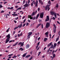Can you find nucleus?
Segmentation results:
<instances>
[{
	"label": "nucleus",
	"mask_w": 60,
	"mask_h": 60,
	"mask_svg": "<svg viewBox=\"0 0 60 60\" xmlns=\"http://www.w3.org/2000/svg\"><path fill=\"white\" fill-rule=\"evenodd\" d=\"M32 53H33V51H31L30 52V54L31 55H32Z\"/></svg>",
	"instance_id": "obj_53"
},
{
	"label": "nucleus",
	"mask_w": 60,
	"mask_h": 60,
	"mask_svg": "<svg viewBox=\"0 0 60 60\" xmlns=\"http://www.w3.org/2000/svg\"><path fill=\"white\" fill-rule=\"evenodd\" d=\"M49 34V33H48V32H47L45 33V35H48V34Z\"/></svg>",
	"instance_id": "obj_30"
},
{
	"label": "nucleus",
	"mask_w": 60,
	"mask_h": 60,
	"mask_svg": "<svg viewBox=\"0 0 60 60\" xmlns=\"http://www.w3.org/2000/svg\"><path fill=\"white\" fill-rule=\"evenodd\" d=\"M54 17H55V18H57V17H56V13H54Z\"/></svg>",
	"instance_id": "obj_24"
},
{
	"label": "nucleus",
	"mask_w": 60,
	"mask_h": 60,
	"mask_svg": "<svg viewBox=\"0 0 60 60\" xmlns=\"http://www.w3.org/2000/svg\"><path fill=\"white\" fill-rule=\"evenodd\" d=\"M49 51H50V49H49L48 50L47 52H49Z\"/></svg>",
	"instance_id": "obj_48"
},
{
	"label": "nucleus",
	"mask_w": 60,
	"mask_h": 60,
	"mask_svg": "<svg viewBox=\"0 0 60 60\" xmlns=\"http://www.w3.org/2000/svg\"><path fill=\"white\" fill-rule=\"evenodd\" d=\"M50 48L51 49H53V44H52Z\"/></svg>",
	"instance_id": "obj_29"
},
{
	"label": "nucleus",
	"mask_w": 60,
	"mask_h": 60,
	"mask_svg": "<svg viewBox=\"0 0 60 60\" xmlns=\"http://www.w3.org/2000/svg\"><path fill=\"white\" fill-rule=\"evenodd\" d=\"M57 22L58 24H60V22H58V21H57Z\"/></svg>",
	"instance_id": "obj_64"
},
{
	"label": "nucleus",
	"mask_w": 60,
	"mask_h": 60,
	"mask_svg": "<svg viewBox=\"0 0 60 60\" xmlns=\"http://www.w3.org/2000/svg\"><path fill=\"white\" fill-rule=\"evenodd\" d=\"M47 40H48V38H44V41L45 42V41H47Z\"/></svg>",
	"instance_id": "obj_19"
},
{
	"label": "nucleus",
	"mask_w": 60,
	"mask_h": 60,
	"mask_svg": "<svg viewBox=\"0 0 60 60\" xmlns=\"http://www.w3.org/2000/svg\"><path fill=\"white\" fill-rule=\"evenodd\" d=\"M41 25V23L39 24L36 27V28H38V27H39V26H40Z\"/></svg>",
	"instance_id": "obj_18"
},
{
	"label": "nucleus",
	"mask_w": 60,
	"mask_h": 60,
	"mask_svg": "<svg viewBox=\"0 0 60 60\" xmlns=\"http://www.w3.org/2000/svg\"><path fill=\"white\" fill-rule=\"evenodd\" d=\"M54 52H55V50H53V51L52 53V54H54Z\"/></svg>",
	"instance_id": "obj_52"
},
{
	"label": "nucleus",
	"mask_w": 60,
	"mask_h": 60,
	"mask_svg": "<svg viewBox=\"0 0 60 60\" xmlns=\"http://www.w3.org/2000/svg\"><path fill=\"white\" fill-rule=\"evenodd\" d=\"M24 42H23L22 43L21 42H20L19 43L18 45H21L20 47H22L23 46H24Z\"/></svg>",
	"instance_id": "obj_3"
},
{
	"label": "nucleus",
	"mask_w": 60,
	"mask_h": 60,
	"mask_svg": "<svg viewBox=\"0 0 60 60\" xmlns=\"http://www.w3.org/2000/svg\"><path fill=\"white\" fill-rule=\"evenodd\" d=\"M40 11V8H38V11Z\"/></svg>",
	"instance_id": "obj_47"
},
{
	"label": "nucleus",
	"mask_w": 60,
	"mask_h": 60,
	"mask_svg": "<svg viewBox=\"0 0 60 60\" xmlns=\"http://www.w3.org/2000/svg\"><path fill=\"white\" fill-rule=\"evenodd\" d=\"M33 56H31L29 60H31V59H33Z\"/></svg>",
	"instance_id": "obj_32"
},
{
	"label": "nucleus",
	"mask_w": 60,
	"mask_h": 60,
	"mask_svg": "<svg viewBox=\"0 0 60 60\" xmlns=\"http://www.w3.org/2000/svg\"><path fill=\"white\" fill-rule=\"evenodd\" d=\"M39 2V3H40V4H41V5H42L43 4V3L42 1V0H38Z\"/></svg>",
	"instance_id": "obj_8"
},
{
	"label": "nucleus",
	"mask_w": 60,
	"mask_h": 60,
	"mask_svg": "<svg viewBox=\"0 0 60 60\" xmlns=\"http://www.w3.org/2000/svg\"><path fill=\"white\" fill-rule=\"evenodd\" d=\"M46 19H45V21H48L49 20V16H46Z\"/></svg>",
	"instance_id": "obj_6"
},
{
	"label": "nucleus",
	"mask_w": 60,
	"mask_h": 60,
	"mask_svg": "<svg viewBox=\"0 0 60 60\" xmlns=\"http://www.w3.org/2000/svg\"><path fill=\"white\" fill-rule=\"evenodd\" d=\"M48 11H49V10L50 9V8H49V7H48Z\"/></svg>",
	"instance_id": "obj_60"
},
{
	"label": "nucleus",
	"mask_w": 60,
	"mask_h": 60,
	"mask_svg": "<svg viewBox=\"0 0 60 60\" xmlns=\"http://www.w3.org/2000/svg\"><path fill=\"white\" fill-rule=\"evenodd\" d=\"M3 7V6L2 5V4H0V8H1Z\"/></svg>",
	"instance_id": "obj_36"
},
{
	"label": "nucleus",
	"mask_w": 60,
	"mask_h": 60,
	"mask_svg": "<svg viewBox=\"0 0 60 60\" xmlns=\"http://www.w3.org/2000/svg\"><path fill=\"white\" fill-rule=\"evenodd\" d=\"M38 0H37L36 1V2L34 0L32 3H33L34 4H35V7H37V6H38Z\"/></svg>",
	"instance_id": "obj_2"
},
{
	"label": "nucleus",
	"mask_w": 60,
	"mask_h": 60,
	"mask_svg": "<svg viewBox=\"0 0 60 60\" xmlns=\"http://www.w3.org/2000/svg\"><path fill=\"white\" fill-rule=\"evenodd\" d=\"M22 8H21V7H20L19 8H18L16 10V11H18V10H21V9Z\"/></svg>",
	"instance_id": "obj_21"
},
{
	"label": "nucleus",
	"mask_w": 60,
	"mask_h": 60,
	"mask_svg": "<svg viewBox=\"0 0 60 60\" xmlns=\"http://www.w3.org/2000/svg\"><path fill=\"white\" fill-rule=\"evenodd\" d=\"M26 25V24L25 23H24L23 25H22V27H24V26H25Z\"/></svg>",
	"instance_id": "obj_44"
},
{
	"label": "nucleus",
	"mask_w": 60,
	"mask_h": 60,
	"mask_svg": "<svg viewBox=\"0 0 60 60\" xmlns=\"http://www.w3.org/2000/svg\"><path fill=\"white\" fill-rule=\"evenodd\" d=\"M53 26H54V27L55 28H56V25L55 24H53Z\"/></svg>",
	"instance_id": "obj_31"
},
{
	"label": "nucleus",
	"mask_w": 60,
	"mask_h": 60,
	"mask_svg": "<svg viewBox=\"0 0 60 60\" xmlns=\"http://www.w3.org/2000/svg\"><path fill=\"white\" fill-rule=\"evenodd\" d=\"M30 55H28L27 56H26L25 57V58H28L30 56Z\"/></svg>",
	"instance_id": "obj_20"
},
{
	"label": "nucleus",
	"mask_w": 60,
	"mask_h": 60,
	"mask_svg": "<svg viewBox=\"0 0 60 60\" xmlns=\"http://www.w3.org/2000/svg\"><path fill=\"white\" fill-rule=\"evenodd\" d=\"M36 18V17L34 16L33 18V20H34V19H35Z\"/></svg>",
	"instance_id": "obj_33"
},
{
	"label": "nucleus",
	"mask_w": 60,
	"mask_h": 60,
	"mask_svg": "<svg viewBox=\"0 0 60 60\" xmlns=\"http://www.w3.org/2000/svg\"><path fill=\"white\" fill-rule=\"evenodd\" d=\"M49 26H50V24H49V23L47 22L46 23L45 26L46 28H48V27H49Z\"/></svg>",
	"instance_id": "obj_5"
},
{
	"label": "nucleus",
	"mask_w": 60,
	"mask_h": 60,
	"mask_svg": "<svg viewBox=\"0 0 60 60\" xmlns=\"http://www.w3.org/2000/svg\"><path fill=\"white\" fill-rule=\"evenodd\" d=\"M30 2V0H28V4H29Z\"/></svg>",
	"instance_id": "obj_50"
},
{
	"label": "nucleus",
	"mask_w": 60,
	"mask_h": 60,
	"mask_svg": "<svg viewBox=\"0 0 60 60\" xmlns=\"http://www.w3.org/2000/svg\"><path fill=\"white\" fill-rule=\"evenodd\" d=\"M56 28H54L53 29V33H56Z\"/></svg>",
	"instance_id": "obj_17"
},
{
	"label": "nucleus",
	"mask_w": 60,
	"mask_h": 60,
	"mask_svg": "<svg viewBox=\"0 0 60 60\" xmlns=\"http://www.w3.org/2000/svg\"><path fill=\"white\" fill-rule=\"evenodd\" d=\"M32 33H33L32 32H30L29 33H28V35L27 37H29V36H30V35H31Z\"/></svg>",
	"instance_id": "obj_10"
},
{
	"label": "nucleus",
	"mask_w": 60,
	"mask_h": 60,
	"mask_svg": "<svg viewBox=\"0 0 60 60\" xmlns=\"http://www.w3.org/2000/svg\"><path fill=\"white\" fill-rule=\"evenodd\" d=\"M28 25H29V23L28 22L26 24V26H28Z\"/></svg>",
	"instance_id": "obj_41"
},
{
	"label": "nucleus",
	"mask_w": 60,
	"mask_h": 60,
	"mask_svg": "<svg viewBox=\"0 0 60 60\" xmlns=\"http://www.w3.org/2000/svg\"><path fill=\"white\" fill-rule=\"evenodd\" d=\"M48 8L46 6L45 7V11H47V10H48Z\"/></svg>",
	"instance_id": "obj_26"
},
{
	"label": "nucleus",
	"mask_w": 60,
	"mask_h": 60,
	"mask_svg": "<svg viewBox=\"0 0 60 60\" xmlns=\"http://www.w3.org/2000/svg\"><path fill=\"white\" fill-rule=\"evenodd\" d=\"M6 37L8 38L6 40L5 43H7L8 42H9V41H10V38H11L10 35L9 34H8L6 36Z\"/></svg>",
	"instance_id": "obj_1"
},
{
	"label": "nucleus",
	"mask_w": 60,
	"mask_h": 60,
	"mask_svg": "<svg viewBox=\"0 0 60 60\" xmlns=\"http://www.w3.org/2000/svg\"><path fill=\"white\" fill-rule=\"evenodd\" d=\"M19 6H18V5H16V6H15V8H18Z\"/></svg>",
	"instance_id": "obj_49"
},
{
	"label": "nucleus",
	"mask_w": 60,
	"mask_h": 60,
	"mask_svg": "<svg viewBox=\"0 0 60 60\" xmlns=\"http://www.w3.org/2000/svg\"><path fill=\"white\" fill-rule=\"evenodd\" d=\"M23 33L22 32H21V33L20 34V36H22V34Z\"/></svg>",
	"instance_id": "obj_62"
},
{
	"label": "nucleus",
	"mask_w": 60,
	"mask_h": 60,
	"mask_svg": "<svg viewBox=\"0 0 60 60\" xmlns=\"http://www.w3.org/2000/svg\"><path fill=\"white\" fill-rule=\"evenodd\" d=\"M14 21L15 23H17V21H16L14 20Z\"/></svg>",
	"instance_id": "obj_59"
},
{
	"label": "nucleus",
	"mask_w": 60,
	"mask_h": 60,
	"mask_svg": "<svg viewBox=\"0 0 60 60\" xmlns=\"http://www.w3.org/2000/svg\"><path fill=\"white\" fill-rule=\"evenodd\" d=\"M39 16H40V14H38L37 16L36 17V19H38V17H39Z\"/></svg>",
	"instance_id": "obj_16"
},
{
	"label": "nucleus",
	"mask_w": 60,
	"mask_h": 60,
	"mask_svg": "<svg viewBox=\"0 0 60 60\" xmlns=\"http://www.w3.org/2000/svg\"><path fill=\"white\" fill-rule=\"evenodd\" d=\"M52 42H51L50 43H49V44L48 45V47H49V46H50V45H51V44H52Z\"/></svg>",
	"instance_id": "obj_15"
},
{
	"label": "nucleus",
	"mask_w": 60,
	"mask_h": 60,
	"mask_svg": "<svg viewBox=\"0 0 60 60\" xmlns=\"http://www.w3.org/2000/svg\"><path fill=\"white\" fill-rule=\"evenodd\" d=\"M41 52H39L38 54V56H39L41 54Z\"/></svg>",
	"instance_id": "obj_39"
},
{
	"label": "nucleus",
	"mask_w": 60,
	"mask_h": 60,
	"mask_svg": "<svg viewBox=\"0 0 60 60\" xmlns=\"http://www.w3.org/2000/svg\"><path fill=\"white\" fill-rule=\"evenodd\" d=\"M50 13L52 15H53L55 13V12H54L53 11H51Z\"/></svg>",
	"instance_id": "obj_9"
},
{
	"label": "nucleus",
	"mask_w": 60,
	"mask_h": 60,
	"mask_svg": "<svg viewBox=\"0 0 60 60\" xmlns=\"http://www.w3.org/2000/svg\"><path fill=\"white\" fill-rule=\"evenodd\" d=\"M58 34L59 35H60V30L58 33Z\"/></svg>",
	"instance_id": "obj_40"
},
{
	"label": "nucleus",
	"mask_w": 60,
	"mask_h": 60,
	"mask_svg": "<svg viewBox=\"0 0 60 60\" xmlns=\"http://www.w3.org/2000/svg\"><path fill=\"white\" fill-rule=\"evenodd\" d=\"M12 42V40H10L9 41V43H11V42Z\"/></svg>",
	"instance_id": "obj_56"
},
{
	"label": "nucleus",
	"mask_w": 60,
	"mask_h": 60,
	"mask_svg": "<svg viewBox=\"0 0 60 60\" xmlns=\"http://www.w3.org/2000/svg\"><path fill=\"white\" fill-rule=\"evenodd\" d=\"M50 6V5H47L46 6H47V7H49V6Z\"/></svg>",
	"instance_id": "obj_58"
},
{
	"label": "nucleus",
	"mask_w": 60,
	"mask_h": 60,
	"mask_svg": "<svg viewBox=\"0 0 60 60\" xmlns=\"http://www.w3.org/2000/svg\"><path fill=\"white\" fill-rule=\"evenodd\" d=\"M27 21H28L29 22H31V21L29 19H28L27 20Z\"/></svg>",
	"instance_id": "obj_51"
},
{
	"label": "nucleus",
	"mask_w": 60,
	"mask_h": 60,
	"mask_svg": "<svg viewBox=\"0 0 60 60\" xmlns=\"http://www.w3.org/2000/svg\"><path fill=\"white\" fill-rule=\"evenodd\" d=\"M53 56L52 57V59H54L55 57L56 56V54H53Z\"/></svg>",
	"instance_id": "obj_14"
},
{
	"label": "nucleus",
	"mask_w": 60,
	"mask_h": 60,
	"mask_svg": "<svg viewBox=\"0 0 60 60\" xmlns=\"http://www.w3.org/2000/svg\"><path fill=\"white\" fill-rule=\"evenodd\" d=\"M26 53H24V54H23V55H22V57H25V56H26Z\"/></svg>",
	"instance_id": "obj_23"
},
{
	"label": "nucleus",
	"mask_w": 60,
	"mask_h": 60,
	"mask_svg": "<svg viewBox=\"0 0 60 60\" xmlns=\"http://www.w3.org/2000/svg\"><path fill=\"white\" fill-rule=\"evenodd\" d=\"M40 42H38V45H40Z\"/></svg>",
	"instance_id": "obj_61"
},
{
	"label": "nucleus",
	"mask_w": 60,
	"mask_h": 60,
	"mask_svg": "<svg viewBox=\"0 0 60 60\" xmlns=\"http://www.w3.org/2000/svg\"><path fill=\"white\" fill-rule=\"evenodd\" d=\"M38 46H39L38 45H37L36 46V49H37L38 48Z\"/></svg>",
	"instance_id": "obj_54"
},
{
	"label": "nucleus",
	"mask_w": 60,
	"mask_h": 60,
	"mask_svg": "<svg viewBox=\"0 0 60 60\" xmlns=\"http://www.w3.org/2000/svg\"><path fill=\"white\" fill-rule=\"evenodd\" d=\"M24 7H29V5H28V4H26L24 5Z\"/></svg>",
	"instance_id": "obj_13"
},
{
	"label": "nucleus",
	"mask_w": 60,
	"mask_h": 60,
	"mask_svg": "<svg viewBox=\"0 0 60 60\" xmlns=\"http://www.w3.org/2000/svg\"><path fill=\"white\" fill-rule=\"evenodd\" d=\"M30 18L31 19H33V17H32L31 15H28V19Z\"/></svg>",
	"instance_id": "obj_7"
},
{
	"label": "nucleus",
	"mask_w": 60,
	"mask_h": 60,
	"mask_svg": "<svg viewBox=\"0 0 60 60\" xmlns=\"http://www.w3.org/2000/svg\"><path fill=\"white\" fill-rule=\"evenodd\" d=\"M40 46H39L38 49H37V51L38 50H39V49H40Z\"/></svg>",
	"instance_id": "obj_46"
},
{
	"label": "nucleus",
	"mask_w": 60,
	"mask_h": 60,
	"mask_svg": "<svg viewBox=\"0 0 60 60\" xmlns=\"http://www.w3.org/2000/svg\"><path fill=\"white\" fill-rule=\"evenodd\" d=\"M29 47H30V45L29 44H27L26 45V49H28L29 48Z\"/></svg>",
	"instance_id": "obj_12"
},
{
	"label": "nucleus",
	"mask_w": 60,
	"mask_h": 60,
	"mask_svg": "<svg viewBox=\"0 0 60 60\" xmlns=\"http://www.w3.org/2000/svg\"><path fill=\"white\" fill-rule=\"evenodd\" d=\"M34 15H35V12H34V11L32 13L31 15V17H33V16H34Z\"/></svg>",
	"instance_id": "obj_11"
},
{
	"label": "nucleus",
	"mask_w": 60,
	"mask_h": 60,
	"mask_svg": "<svg viewBox=\"0 0 60 60\" xmlns=\"http://www.w3.org/2000/svg\"><path fill=\"white\" fill-rule=\"evenodd\" d=\"M13 55V54H9V55H8V56H12V55Z\"/></svg>",
	"instance_id": "obj_27"
},
{
	"label": "nucleus",
	"mask_w": 60,
	"mask_h": 60,
	"mask_svg": "<svg viewBox=\"0 0 60 60\" xmlns=\"http://www.w3.org/2000/svg\"><path fill=\"white\" fill-rule=\"evenodd\" d=\"M22 24H20L19 26V28H21V27H22Z\"/></svg>",
	"instance_id": "obj_28"
},
{
	"label": "nucleus",
	"mask_w": 60,
	"mask_h": 60,
	"mask_svg": "<svg viewBox=\"0 0 60 60\" xmlns=\"http://www.w3.org/2000/svg\"><path fill=\"white\" fill-rule=\"evenodd\" d=\"M57 44H56V43H55L54 44V45H53V46H54V47H56V45Z\"/></svg>",
	"instance_id": "obj_25"
},
{
	"label": "nucleus",
	"mask_w": 60,
	"mask_h": 60,
	"mask_svg": "<svg viewBox=\"0 0 60 60\" xmlns=\"http://www.w3.org/2000/svg\"><path fill=\"white\" fill-rule=\"evenodd\" d=\"M4 11L2 10L1 11V13H4Z\"/></svg>",
	"instance_id": "obj_45"
},
{
	"label": "nucleus",
	"mask_w": 60,
	"mask_h": 60,
	"mask_svg": "<svg viewBox=\"0 0 60 60\" xmlns=\"http://www.w3.org/2000/svg\"><path fill=\"white\" fill-rule=\"evenodd\" d=\"M59 36H58V37L57 38H56V42H57V41H58V40H59Z\"/></svg>",
	"instance_id": "obj_22"
},
{
	"label": "nucleus",
	"mask_w": 60,
	"mask_h": 60,
	"mask_svg": "<svg viewBox=\"0 0 60 60\" xmlns=\"http://www.w3.org/2000/svg\"><path fill=\"white\" fill-rule=\"evenodd\" d=\"M7 3H8V2H5L4 3V4H7Z\"/></svg>",
	"instance_id": "obj_55"
},
{
	"label": "nucleus",
	"mask_w": 60,
	"mask_h": 60,
	"mask_svg": "<svg viewBox=\"0 0 60 60\" xmlns=\"http://www.w3.org/2000/svg\"><path fill=\"white\" fill-rule=\"evenodd\" d=\"M43 16H44V12H42L40 13V16L41 18H43Z\"/></svg>",
	"instance_id": "obj_4"
},
{
	"label": "nucleus",
	"mask_w": 60,
	"mask_h": 60,
	"mask_svg": "<svg viewBox=\"0 0 60 60\" xmlns=\"http://www.w3.org/2000/svg\"><path fill=\"white\" fill-rule=\"evenodd\" d=\"M25 0H23V4H25Z\"/></svg>",
	"instance_id": "obj_43"
},
{
	"label": "nucleus",
	"mask_w": 60,
	"mask_h": 60,
	"mask_svg": "<svg viewBox=\"0 0 60 60\" xmlns=\"http://www.w3.org/2000/svg\"><path fill=\"white\" fill-rule=\"evenodd\" d=\"M58 49H56L55 51H54L55 53V52H57V50H58Z\"/></svg>",
	"instance_id": "obj_34"
},
{
	"label": "nucleus",
	"mask_w": 60,
	"mask_h": 60,
	"mask_svg": "<svg viewBox=\"0 0 60 60\" xmlns=\"http://www.w3.org/2000/svg\"><path fill=\"white\" fill-rule=\"evenodd\" d=\"M56 8H58V4H56Z\"/></svg>",
	"instance_id": "obj_38"
},
{
	"label": "nucleus",
	"mask_w": 60,
	"mask_h": 60,
	"mask_svg": "<svg viewBox=\"0 0 60 60\" xmlns=\"http://www.w3.org/2000/svg\"><path fill=\"white\" fill-rule=\"evenodd\" d=\"M52 19L53 20H55V18L54 17H53Z\"/></svg>",
	"instance_id": "obj_63"
},
{
	"label": "nucleus",
	"mask_w": 60,
	"mask_h": 60,
	"mask_svg": "<svg viewBox=\"0 0 60 60\" xmlns=\"http://www.w3.org/2000/svg\"><path fill=\"white\" fill-rule=\"evenodd\" d=\"M41 26L42 28H43V25L42 24L41 25Z\"/></svg>",
	"instance_id": "obj_35"
},
{
	"label": "nucleus",
	"mask_w": 60,
	"mask_h": 60,
	"mask_svg": "<svg viewBox=\"0 0 60 60\" xmlns=\"http://www.w3.org/2000/svg\"><path fill=\"white\" fill-rule=\"evenodd\" d=\"M31 6H33V3L32 2L31 3Z\"/></svg>",
	"instance_id": "obj_57"
},
{
	"label": "nucleus",
	"mask_w": 60,
	"mask_h": 60,
	"mask_svg": "<svg viewBox=\"0 0 60 60\" xmlns=\"http://www.w3.org/2000/svg\"><path fill=\"white\" fill-rule=\"evenodd\" d=\"M48 4H51V3L50 2V1H49L48 2Z\"/></svg>",
	"instance_id": "obj_42"
},
{
	"label": "nucleus",
	"mask_w": 60,
	"mask_h": 60,
	"mask_svg": "<svg viewBox=\"0 0 60 60\" xmlns=\"http://www.w3.org/2000/svg\"><path fill=\"white\" fill-rule=\"evenodd\" d=\"M26 19H25L23 21V23H24L25 22H26Z\"/></svg>",
	"instance_id": "obj_37"
}]
</instances>
